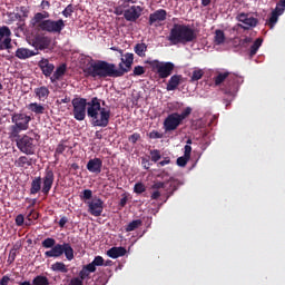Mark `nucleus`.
Wrapping results in <instances>:
<instances>
[{
  "instance_id": "nucleus-1",
  "label": "nucleus",
  "mask_w": 285,
  "mask_h": 285,
  "mask_svg": "<svg viewBox=\"0 0 285 285\" xmlns=\"http://www.w3.org/2000/svg\"><path fill=\"white\" fill-rule=\"evenodd\" d=\"M110 50L119 52L121 57L120 63L118 65L119 69H117L115 63H110L106 60L88 62L82 69L86 77H92L94 79H106L108 77L117 78L124 77L127 72L132 70V63L135 61L134 53L127 52L124 55V50L117 47H111Z\"/></svg>"
},
{
  "instance_id": "nucleus-2",
  "label": "nucleus",
  "mask_w": 285,
  "mask_h": 285,
  "mask_svg": "<svg viewBox=\"0 0 285 285\" xmlns=\"http://www.w3.org/2000/svg\"><path fill=\"white\" fill-rule=\"evenodd\" d=\"M227 82L222 88V92L225 95L223 101L226 108L235 101V97H237V92L239 91V83L237 82L239 78L237 76H230V72H219L216 77H214L215 86H222L224 81Z\"/></svg>"
},
{
  "instance_id": "nucleus-3",
  "label": "nucleus",
  "mask_w": 285,
  "mask_h": 285,
  "mask_svg": "<svg viewBox=\"0 0 285 285\" xmlns=\"http://www.w3.org/2000/svg\"><path fill=\"white\" fill-rule=\"evenodd\" d=\"M167 39L171 46H186L197 41V31L190 24L174 23Z\"/></svg>"
},
{
  "instance_id": "nucleus-4",
  "label": "nucleus",
  "mask_w": 285,
  "mask_h": 285,
  "mask_svg": "<svg viewBox=\"0 0 285 285\" xmlns=\"http://www.w3.org/2000/svg\"><path fill=\"white\" fill-rule=\"evenodd\" d=\"M87 116L91 119V125L98 128H107L110 124V110L101 107V100L97 97L89 101Z\"/></svg>"
},
{
  "instance_id": "nucleus-5",
  "label": "nucleus",
  "mask_w": 285,
  "mask_h": 285,
  "mask_svg": "<svg viewBox=\"0 0 285 285\" xmlns=\"http://www.w3.org/2000/svg\"><path fill=\"white\" fill-rule=\"evenodd\" d=\"M42 248H50L49 250L45 252V257L50 258H59L65 255L68 262H72L75 259V249L70 243L57 244V240L52 237H48L41 243Z\"/></svg>"
},
{
  "instance_id": "nucleus-6",
  "label": "nucleus",
  "mask_w": 285,
  "mask_h": 285,
  "mask_svg": "<svg viewBox=\"0 0 285 285\" xmlns=\"http://www.w3.org/2000/svg\"><path fill=\"white\" fill-rule=\"evenodd\" d=\"M55 184V171L52 168L47 167L45 169L43 177L41 176L35 177L31 180V186L29 189L30 195H39L42 193L46 197L50 195V190H52V186Z\"/></svg>"
},
{
  "instance_id": "nucleus-7",
  "label": "nucleus",
  "mask_w": 285,
  "mask_h": 285,
  "mask_svg": "<svg viewBox=\"0 0 285 285\" xmlns=\"http://www.w3.org/2000/svg\"><path fill=\"white\" fill-rule=\"evenodd\" d=\"M30 121L32 117L26 112H13L11 114V124L8 128L9 139H17L21 132H26L30 128Z\"/></svg>"
},
{
  "instance_id": "nucleus-8",
  "label": "nucleus",
  "mask_w": 285,
  "mask_h": 285,
  "mask_svg": "<svg viewBox=\"0 0 285 285\" xmlns=\"http://www.w3.org/2000/svg\"><path fill=\"white\" fill-rule=\"evenodd\" d=\"M41 136L38 134H35V138L28 136V135H20L19 137L11 138L16 139V146L20 153H23L24 155H35V147H36V141H39Z\"/></svg>"
},
{
  "instance_id": "nucleus-9",
  "label": "nucleus",
  "mask_w": 285,
  "mask_h": 285,
  "mask_svg": "<svg viewBox=\"0 0 285 285\" xmlns=\"http://www.w3.org/2000/svg\"><path fill=\"white\" fill-rule=\"evenodd\" d=\"M147 65L151 69V72H156L159 79H168L175 70V63L173 62H159L158 60L147 61Z\"/></svg>"
},
{
  "instance_id": "nucleus-10",
  "label": "nucleus",
  "mask_w": 285,
  "mask_h": 285,
  "mask_svg": "<svg viewBox=\"0 0 285 285\" xmlns=\"http://www.w3.org/2000/svg\"><path fill=\"white\" fill-rule=\"evenodd\" d=\"M72 104V115L76 121H83L86 119V112L88 108H90V102L86 98H73L71 100Z\"/></svg>"
},
{
  "instance_id": "nucleus-11",
  "label": "nucleus",
  "mask_w": 285,
  "mask_h": 285,
  "mask_svg": "<svg viewBox=\"0 0 285 285\" xmlns=\"http://www.w3.org/2000/svg\"><path fill=\"white\" fill-rule=\"evenodd\" d=\"M63 28H66L63 19H46L39 24V30L41 32H49L50 35H61Z\"/></svg>"
},
{
  "instance_id": "nucleus-12",
  "label": "nucleus",
  "mask_w": 285,
  "mask_h": 285,
  "mask_svg": "<svg viewBox=\"0 0 285 285\" xmlns=\"http://www.w3.org/2000/svg\"><path fill=\"white\" fill-rule=\"evenodd\" d=\"M179 126H181V121L179 120L177 112L169 114L163 122L165 132H173L177 130Z\"/></svg>"
},
{
  "instance_id": "nucleus-13",
  "label": "nucleus",
  "mask_w": 285,
  "mask_h": 285,
  "mask_svg": "<svg viewBox=\"0 0 285 285\" xmlns=\"http://www.w3.org/2000/svg\"><path fill=\"white\" fill-rule=\"evenodd\" d=\"M88 206V214L92 217H101L104 213V200L101 198H94L92 200L86 202Z\"/></svg>"
},
{
  "instance_id": "nucleus-14",
  "label": "nucleus",
  "mask_w": 285,
  "mask_h": 285,
  "mask_svg": "<svg viewBox=\"0 0 285 285\" xmlns=\"http://www.w3.org/2000/svg\"><path fill=\"white\" fill-rule=\"evenodd\" d=\"M51 42L52 40L50 39V37L42 36V35H37L32 39V46L33 48H36V50H46L50 48Z\"/></svg>"
},
{
  "instance_id": "nucleus-15",
  "label": "nucleus",
  "mask_w": 285,
  "mask_h": 285,
  "mask_svg": "<svg viewBox=\"0 0 285 285\" xmlns=\"http://www.w3.org/2000/svg\"><path fill=\"white\" fill-rule=\"evenodd\" d=\"M237 20L244 23L243 29L249 30V28H255L258 23L257 18L250 17L248 13H239Z\"/></svg>"
},
{
  "instance_id": "nucleus-16",
  "label": "nucleus",
  "mask_w": 285,
  "mask_h": 285,
  "mask_svg": "<svg viewBox=\"0 0 285 285\" xmlns=\"http://www.w3.org/2000/svg\"><path fill=\"white\" fill-rule=\"evenodd\" d=\"M144 9H141L140 6H131L129 9L125 10L124 17L126 21H137L139 17H141V12Z\"/></svg>"
},
{
  "instance_id": "nucleus-17",
  "label": "nucleus",
  "mask_w": 285,
  "mask_h": 285,
  "mask_svg": "<svg viewBox=\"0 0 285 285\" xmlns=\"http://www.w3.org/2000/svg\"><path fill=\"white\" fill-rule=\"evenodd\" d=\"M101 168H104V160H101V158H91L87 163V170L95 175H99L101 173Z\"/></svg>"
},
{
  "instance_id": "nucleus-18",
  "label": "nucleus",
  "mask_w": 285,
  "mask_h": 285,
  "mask_svg": "<svg viewBox=\"0 0 285 285\" xmlns=\"http://www.w3.org/2000/svg\"><path fill=\"white\" fill-rule=\"evenodd\" d=\"M166 17H168V12L164 9H158L154 13L149 14V26H155V23H160V21H166Z\"/></svg>"
},
{
  "instance_id": "nucleus-19",
  "label": "nucleus",
  "mask_w": 285,
  "mask_h": 285,
  "mask_svg": "<svg viewBox=\"0 0 285 285\" xmlns=\"http://www.w3.org/2000/svg\"><path fill=\"white\" fill-rule=\"evenodd\" d=\"M184 156H180L177 158L176 163L177 166H180V168H185V166L190 161V155L193 153V147L189 145H185L184 147Z\"/></svg>"
},
{
  "instance_id": "nucleus-20",
  "label": "nucleus",
  "mask_w": 285,
  "mask_h": 285,
  "mask_svg": "<svg viewBox=\"0 0 285 285\" xmlns=\"http://www.w3.org/2000/svg\"><path fill=\"white\" fill-rule=\"evenodd\" d=\"M40 70L45 77H50L55 72V65L50 63L48 59H42L39 61Z\"/></svg>"
},
{
  "instance_id": "nucleus-21",
  "label": "nucleus",
  "mask_w": 285,
  "mask_h": 285,
  "mask_svg": "<svg viewBox=\"0 0 285 285\" xmlns=\"http://www.w3.org/2000/svg\"><path fill=\"white\" fill-rule=\"evenodd\" d=\"M180 83H181V75H174L168 80L166 90L168 92H170L173 90H177V88H179Z\"/></svg>"
},
{
  "instance_id": "nucleus-22",
  "label": "nucleus",
  "mask_w": 285,
  "mask_h": 285,
  "mask_svg": "<svg viewBox=\"0 0 285 285\" xmlns=\"http://www.w3.org/2000/svg\"><path fill=\"white\" fill-rule=\"evenodd\" d=\"M126 253V247H111L109 250H107V255L108 257H111V259H118V257H124Z\"/></svg>"
},
{
  "instance_id": "nucleus-23",
  "label": "nucleus",
  "mask_w": 285,
  "mask_h": 285,
  "mask_svg": "<svg viewBox=\"0 0 285 285\" xmlns=\"http://www.w3.org/2000/svg\"><path fill=\"white\" fill-rule=\"evenodd\" d=\"M35 55H37V52L26 48H18L16 51V57L18 59H30V57H35Z\"/></svg>"
},
{
  "instance_id": "nucleus-24",
  "label": "nucleus",
  "mask_w": 285,
  "mask_h": 285,
  "mask_svg": "<svg viewBox=\"0 0 285 285\" xmlns=\"http://www.w3.org/2000/svg\"><path fill=\"white\" fill-rule=\"evenodd\" d=\"M35 95L38 97V99L43 101L45 99H48L50 96V89L48 87L42 86L35 89Z\"/></svg>"
},
{
  "instance_id": "nucleus-25",
  "label": "nucleus",
  "mask_w": 285,
  "mask_h": 285,
  "mask_svg": "<svg viewBox=\"0 0 285 285\" xmlns=\"http://www.w3.org/2000/svg\"><path fill=\"white\" fill-rule=\"evenodd\" d=\"M50 17V13L45 11L43 13L41 12H37L33 18V26H37L38 30H39V26H41V23H43V19H48Z\"/></svg>"
},
{
  "instance_id": "nucleus-26",
  "label": "nucleus",
  "mask_w": 285,
  "mask_h": 285,
  "mask_svg": "<svg viewBox=\"0 0 285 285\" xmlns=\"http://www.w3.org/2000/svg\"><path fill=\"white\" fill-rule=\"evenodd\" d=\"M66 75V65H60L56 71L53 72L51 79V83H55V81H59V79H61V77H63Z\"/></svg>"
},
{
  "instance_id": "nucleus-27",
  "label": "nucleus",
  "mask_w": 285,
  "mask_h": 285,
  "mask_svg": "<svg viewBox=\"0 0 285 285\" xmlns=\"http://www.w3.org/2000/svg\"><path fill=\"white\" fill-rule=\"evenodd\" d=\"M262 43H264V39L257 38L254 41V43L250 46V48H249V57H250V59H253V57L255 55H257V51L259 50V48H262Z\"/></svg>"
},
{
  "instance_id": "nucleus-28",
  "label": "nucleus",
  "mask_w": 285,
  "mask_h": 285,
  "mask_svg": "<svg viewBox=\"0 0 285 285\" xmlns=\"http://www.w3.org/2000/svg\"><path fill=\"white\" fill-rule=\"evenodd\" d=\"M51 271H53V273H68V266L66 265V263L63 262H56L51 265Z\"/></svg>"
},
{
  "instance_id": "nucleus-29",
  "label": "nucleus",
  "mask_w": 285,
  "mask_h": 285,
  "mask_svg": "<svg viewBox=\"0 0 285 285\" xmlns=\"http://www.w3.org/2000/svg\"><path fill=\"white\" fill-rule=\"evenodd\" d=\"M29 110L35 112V115H43L46 112V107L38 102H31L29 104Z\"/></svg>"
},
{
  "instance_id": "nucleus-30",
  "label": "nucleus",
  "mask_w": 285,
  "mask_h": 285,
  "mask_svg": "<svg viewBox=\"0 0 285 285\" xmlns=\"http://www.w3.org/2000/svg\"><path fill=\"white\" fill-rule=\"evenodd\" d=\"M282 14L278 13L277 11L273 10L272 14L268 19L267 26L269 27L271 30H273L275 28V23H277V21H279V17Z\"/></svg>"
},
{
  "instance_id": "nucleus-31",
  "label": "nucleus",
  "mask_w": 285,
  "mask_h": 285,
  "mask_svg": "<svg viewBox=\"0 0 285 285\" xmlns=\"http://www.w3.org/2000/svg\"><path fill=\"white\" fill-rule=\"evenodd\" d=\"M147 50H148V46L144 42L137 43L134 48V52H136L138 57H146Z\"/></svg>"
},
{
  "instance_id": "nucleus-32",
  "label": "nucleus",
  "mask_w": 285,
  "mask_h": 285,
  "mask_svg": "<svg viewBox=\"0 0 285 285\" xmlns=\"http://www.w3.org/2000/svg\"><path fill=\"white\" fill-rule=\"evenodd\" d=\"M141 224H142L141 219L132 220L125 227V230L126 233H132V230H137V228H139Z\"/></svg>"
},
{
  "instance_id": "nucleus-33",
  "label": "nucleus",
  "mask_w": 285,
  "mask_h": 285,
  "mask_svg": "<svg viewBox=\"0 0 285 285\" xmlns=\"http://www.w3.org/2000/svg\"><path fill=\"white\" fill-rule=\"evenodd\" d=\"M32 285H50V281L45 275H38L32 279Z\"/></svg>"
},
{
  "instance_id": "nucleus-34",
  "label": "nucleus",
  "mask_w": 285,
  "mask_h": 285,
  "mask_svg": "<svg viewBox=\"0 0 285 285\" xmlns=\"http://www.w3.org/2000/svg\"><path fill=\"white\" fill-rule=\"evenodd\" d=\"M193 114V108L191 107H186L181 114L177 112V117L180 120V124L184 122V119H188L190 115Z\"/></svg>"
},
{
  "instance_id": "nucleus-35",
  "label": "nucleus",
  "mask_w": 285,
  "mask_h": 285,
  "mask_svg": "<svg viewBox=\"0 0 285 285\" xmlns=\"http://www.w3.org/2000/svg\"><path fill=\"white\" fill-rule=\"evenodd\" d=\"M226 41V35H224V31L222 30H216L215 32V43L216 46H222Z\"/></svg>"
},
{
  "instance_id": "nucleus-36",
  "label": "nucleus",
  "mask_w": 285,
  "mask_h": 285,
  "mask_svg": "<svg viewBox=\"0 0 285 285\" xmlns=\"http://www.w3.org/2000/svg\"><path fill=\"white\" fill-rule=\"evenodd\" d=\"M17 164L20 168H24V166H32V159L28 158L27 156H20Z\"/></svg>"
},
{
  "instance_id": "nucleus-37",
  "label": "nucleus",
  "mask_w": 285,
  "mask_h": 285,
  "mask_svg": "<svg viewBox=\"0 0 285 285\" xmlns=\"http://www.w3.org/2000/svg\"><path fill=\"white\" fill-rule=\"evenodd\" d=\"M10 48H12V39L9 36L3 41H0V50H10Z\"/></svg>"
},
{
  "instance_id": "nucleus-38",
  "label": "nucleus",
  "mask_w": 285,
  "mask_h": 285,
  "mask_svg": "<svg viewBox=\"0 0 285 285\" xmlns=\"http://www.w3.org/2000/svg\"><path fill=\"white\" fill-rule=\"evenodd\" d=\"M149 155L151 156V161H154V164H157V161L161 159V151L159 149H151Z\"/></svg>"
},
{
  "instance_id": "nucleus-39",
  "label": "nucleus",
  "mask_w": 285,
  "mask_h": 285,
  "mask_svg": "<svg viewBox=\"0 0 285 285\" xmlns=\"http://www.w3.org/2000/svg\"><path fill=\"white\" fill-rule=\"evenodd\" d=\"M141 75H146V68L142 66H136L131 73L132 77H141Z\"/></svg>"
},
{
  "instance_id": "nucleus-40",
  "label": "nucleus",
  "mask_w": 285,
  "mask_h": 285,
  "mask_svg": "<svg viewBox=\"0 0 285 285\" xmlns=\"http://www.w3.org/2000/svg\"><path fill=\"white\" fill-rule=\"evenodd\" d=\"M202 77H204V70L202 69H197L194 70L191 73V81H199V79H202Z\"/></svg>"
},
{
  "instance_id": "nucleus-41",
  "label": "nucleus",
  "mask_w": 285,
  "mask_h": 285,
  "mask_svg": "<svg viewBox=\"0 0 285 285\" xmlns=\"http://www.w3.org/2000/svg\"><path fill=\"white\" fill-rule=\"evenodd\" d=\"M80 199H82L85 204L86 202H90V199H92V191L90 189H85L82 195H80Z\"/></svg>"
},
{
  "instance_id": "nucleus-42",
  "label": "nucleus",
  "mask_w": 285,
  "mask_h": 285,
  "mask_svg": "<svg viewBox=\"0 0 285 285\" xmlns=\"http://www.w3.org/2000/svg\"><path fill=\"white\" fill-rule=\"evenodd\" d=\"M134 193H136L137 195H141V193H146V185H144V183H137L134 186Z\"/></svg>"
},
{
  "instance_id": "nucleus-43",
  "label": "nucleus",
  "mask_w": 285,
  "mask_h": 285,
  "mask_svg": "<svg viewBox=\"0 0 285 285\" xmlns=\"http://www.w3.org/2000/svg\"><path fill=\"white\" fill-rule=\"evenodd\" d=\"M284 10H285V0H279L276 3V8L274 9V11H276L278 14H284Z\"/></svg>"
},
{
  "instance_id": "nucleus-44",
  "label": "nucleus",
  "mask_w": 285,
  "mask_h": 285,
  "mask_svg": "<svg viewBox=\"0 0 285 285\" xmlns=\"http://www.w3.org/2000/svg\"><path fill=\"white\" fill-rule=\"evenodd\" d=\"M66 148H68V145L60 142L56 148L55 157H57V155H63V153H66Z\"/></svg>"
},
{
  "instance_id": "nucleus-45",
  "label": "nucleus",
  "mask_w": 285,
  "mask_h": 285,
  "mask_svg": "<svg viewBox=\"0 0 285 285\" xmlns=\"http://www.w3.org/2000/svg\"><path fill=\"white\" fill-rule=\"evenodd\" d=\"M72 12H75V7H72V4H68L62 11V14L68 19V17H72Z\"/></svg>"
},
{
  "instance_id": "nucleus-46",
  "label": "nucleus",
  "mask_w": 285,
  "mask_h": 285,
  "mask_svg": "<svg viewBox=\"0 0 285 285\" xmlns=\"http://www.w3.org/2000/svg\"><path fill=\"white\" fill-rule=\"evenodd\" d=\"M149 139H164V134L153 130L148 134Z\"/></svg>"
},
{
  "instance_id": "nucleus-47",
  "label": "nucleus",
  "mask_w": 285,
  "mask_h": 285,
  "mask_svg": "<svg viewBox=\"0 0 285 285\" xmlns=\"http://www.w3.org/2000/svg\"><path fill=\"white\" fill-rule=\"evenodd\" d=\"M17 259V249L12 248L10 252H9V256H8V264H13V262Z\"/></svg>"
},
{
  "instance_id": "nucleus-48",
  "label": "nucleus",
  "mask_w": 285,
  "mask_h": 285,
  "mask_svg": "<svg viewBox=\"0 0 285 285\" xmlns=\"http://www.w3.org/2000/svg\"><path fill=\"white\" fill-rule=\"evenodd\" d=\"M27 219L32 222V219H39V213L35 212V209H29V214L27 215Z\"/></svg>"
},
{
  "instance_id": "nucleus-49",
  "label": "nucleus",
  "mask_w": 285,
  "mask_h": 285,
  "mask_svg": "<svg viewBox=\"0 0 285 285\" xmlns=\"http://www.w3.org/2000/svg\"><path fill=\"white\" fill-rule=\"evenodd\" d=\"M88 277H90V272L86 269V267H82V269L79 272V277L81 279V282H83V279H88Z\"/></svg>"
},
{
  "instance_id": "nucleus-50",
  "label": "nucleus",
  "mask_w": 285,
  "mask_h": 285,
  "mask_svg": "<svg viewBox=\"0 0 285 285\" xmlns=\"http://www.w3.org/2000/svg\"><path fill=\"white\" fill-rule=\"evenodd\" d=\"M141 166L142 168H145V170H150V167L153 166V163L150 161V159L142 157L141 158Z\"/></svg>"
},
{
  "instance_id": "nucleus-51",
  "label": "nucleus",
  "mask_w": 285,
  "mask_h": 285,
  "mask_svg": "<svg viewBox=\"0 0 285 285\" xmlns=\"http://www.w3.org/2000/svg\"><path fill=\"white\" fill-rule=\"evenodd\" d=\"M140 139H141V135L139 132H135L128 137V141H130V144H136Z\"/></svg>"
},
{
  "instance_id": "nucleus-52",
  "label": "nucleus",
  "mask_w": 285,
  "mask_h": 285,
  "mask_svg": "<svg viewBox=\"0 0 285 285\" xmlns=\"http://www.w3.org/2000/svg\"><path fill=\"white\" fill-rule=\"evenodd\" d=\"M161 188H166V183L157 181L151 185V190H159Z\"/></svg>"
},
{
  "instance_id": "nucleus-53",
  "label": "nucleus",
  "mask_w": 285,
  "mask_h": 285,
  "mask_svg": "<svg viewBox=\"0 0 285 285\" xmlns=\"http://www.w3.org/2000/svg\"><path fill=\"white\" fill-rule=\"evenodd\" d=\"M91 263H94L96 268L97 266H104V257L96 256Z\"/></svg>"
},
{
  "instance_id": "nucleus-54",
  "label": "nucleus",
  "mask_w": 285,
  "mask_h": 285,
  "mask_svg": "<svg viewBox=\"0 0 285 285\" xmlns=\"http://www.w3.org/2000/svg\"><path fill=\"white\" fill-rule=\"evenodd\" d=\"M128 204V196L126 194H122V198L119 202V207L120 208H126V205Z\"/></svg>"
},
{
  "instance_id": "nucleus-55",
  "label": "nucleus",
  "mask_w": 285,
  "mask_h": 285,
  "mask_svg": "<svg viewBox=\"0 0 285 285\" xmlns=\"http://www.w3.org/2000/svg\"><path fill=\"white\" fill-rule=\"evenodd\" d=\"M26 220V218L23 217L22 214H19L17 217H16V226H23V222Z\"/></svg>"
},
{
  "instance_id": "nucleus-56",
  "label": "nucleus",
  "mask_w": 285,
  "mask_h": 285,
  "mask_svg": "<svg viewBox=\"0 0 285 285\" xmlns=\"http://www.w3.org/2000/svg\"><path fill=\"white\" fill-rule=\"evenodd\" d=\"M86 268L87 272L90 273H95L97 271V267L94 265V263H89L87 265L83 266Z\"/></svg>"
},
{
  "instance_id": "nucleus-57",
  "label": "nucleus",
  "mask_w": 285,
  "mask_h": 285,
  "mask_svg": "<svg viewBox=\"0 0 285 285\" xmlns=\"http://www.w3.org/2000/svg\"><path fill=\"white\" fill-rule=\"evenodd\" d=\"M69 285H83V281H81L79 277H73L69 282Z\"/></svg>"
},
{
  "instance_id": "nucleus-58",
  "label": "nucleus",
  "mask_w": 285,
  "mask_h": 285,
  "mask_svg": "<svg viewBox=\"0 0 285 285\" xmlns=\"http://www.w3.org/2000/svg\"><path fill=\"white\" fill-rule=\"evenodd\" d=\"M41 10H50V1L48 0H42L40 3Z\"/></svg>"
},
{
  "instance_id": "nucleus-59",
  "label": "nucleus",
  "mask_w": 285,
  "mask_h": 285,
  "mask_svg": "<svg viewBox=\"0 0 285 285\" xmlns=\"http://www.w3.org/2000/svg\"><path fill=\"white\" fill-rule=\"evenodd\" d=\"M20 14H22L24 18H28V14H30L28 7H20Z\"/></svg>"
},
{
  "instance_id": "nucleus-60",
  "label": "nucleus",
  "mask_w": 285,
  "mask_h": 285,
  "mask_svg": "<svg viewBox=\"0 0 285 285\" xmlns=\"http://www.w3.org/2000/svg\"><path fill=\"white\" fill-rule=\"evenodd\" d=\"M66 224H68V217L62 216L59 220V227L60 228H66Z\"/></svg>"
},
{
  "instance_id": "nucleus-61",
  "label": "nucleus",
  "mask_w": 285,
  "mask_h": 285,
  "mask_svg": "<svg viewBox=\"0 0 285 285\" xmlns=\"http://www.w3.org/2000/svg\"><path fill=\"white\" fill-rule=\"evenodd\" d=\"M161 197V191L154 189V191L151 193L150 199H158Z\"/></svg>"
},
{
  "instance_id": "nucleus-62",
  "label": "nucleus",
  "mask_w": 285,
  "mask_h": 285,
  "mask_svg": "<svg viewBox=\"0 0 285 285\" xmlns=\"http://www.w3.org/2000/svg\"><path fill=\"white\" fill-rule=\"evenodd\" d=\"M242 46H246L248 43H253V38L245 37L243 40H240Z\"/></svg>"
},
{
  "instance_id": "nucleus-63",
  "label": "nucleus",
  "mask_w": 285,
  "mask_h": 285,
  "mask_svg": "<svg viewBox=\"0 0 285 285\" xmlns=\"http://www.w3.org/2000/svg\"><path fill=\"white\" fill-rule=\"evenodd\" d=\"M170 164V158L166 157L164 160L158 163V166H168Z\"/></svg>"
},
{
  "instance_id": "nucleus-64",
  "label": "nucleus",
  "mask_w": 285,
  "mask_h": 285,
  "mask_svg": "<svg viewBox=\"0 0 285 285\" xmlns=\"http://www.w3.org/2000/svg\"><path fill=\"white\" fill-rule=\"evenodd\" d=\"M9 282H10V277L3 276L0 281V285H8Z\"/></svg>"
}]
</instances>
